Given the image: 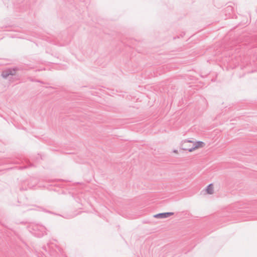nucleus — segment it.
<instances>
[{
    "mask_svg": "<svg viewBox=\"0 0 257 257\" xmlns=\"http://www.w3.org/2000/svg\"><path fill=\"white\" fill-rule=\"evenodd\" d=\"M26 70L28 69L22 66H15L13 68H8L3 71L1 75L3 78L6 79L10 76H15L16 74V72L18 71H23Z\"/></svg>",
    "mask_w": 257,
    "mask_h": 257,
    "instance_id": "f257e3e1",
    "label": "nucleus"
},
{
    "mask_svg": "<svg viewBox=\"0 0 257 257\" xmlns=\"http://www.w3.org/2000/svg\"><path fill=\"white\" fill-rule=\"evenodd\" d=\"M32 233L38 237H42L46 234V228L45 226L39 224H33L31 225Z\"/></svg>",
    "mask_w": 257,
    "mask_h": 257,
    "instance_id": "f03ea898",
    "label": "nucleus"
},
{
    "mask_svg": "<svg viewBox=\"0 0 257 257\" xmlns=\"http://www.w3.org/2000/svg\"><path fill=\"white\" fill-rule=\"evenodd\" d=\"M204 145V143L203 142L198 141L193 144V146L192 147L189 148L184 147L182 148V149L184 150L188 151L189 152H191L197 148L203 147Z\"/></svg>",
    "mask_w": 257,
    "mask_h": 257,
    "instance_id": "7ed1b4c3",
    "label": "nucleus"
},
{
    "mask_svg": "<svg viewBox=\"0 0 257 257\" xmlns=\"http://www.w3.org/2000/svg\"><path fill=\"white\" fill-rule=\"evenodd\" d=\"M173 212H164L155 214L154 215V217L158 218H165L173 215Z\"/></svg>",
    "mask_w": 257,
    "mask_h": 257,
    "instance_id": "20e7f679",
    "label": "nucleus"
},
{
    "mask_svg": "<svg viewBox=\"0 0 257 257\" xmlns=\"http://www.w3.org/2000/svg\"><path fill=\"white\" fill-rule=\"evenodd\" d=\"M206 192L208 194H212L213 193V186L212 184H210L207 186Z\"/></svg>",
    "mask_w": 257,
    "mask_h": 257,
    "instance_id": "39448f33",
    "label": "nucleus"
},
{
    "mask_svg": "<svg viewBox=\"0 0 257 257\" xmlns=\"http://www.w3.org/2000/svg\"><path fill=\"white\" fill-rule=\"evenodd\" d=\"M232 10H233V8L231 6H228L225 9L226 11L232 12Z\"/></svg>",
    "mask_w": 257,
    "mask_h": 257,
    "instance_id": "423d86ee",
    "label": "nucleus"
},
{
    "mask_svg": "<svg viewBox=\"0 0 257 257\" xmlns=\"http://www.w3.org/2000/svg\"><path fill=\"white\" fill-rule=\"evenodd\" d=\"M192 141H187V142H184V144H183V145H182V147H183V146L185 147V146H186V144H187V143H192Z\"/></svg>",
    "mask_w": 257,
    "mask_h": 257,
    "instance_id": "0eeeda50",
    "label": "nucleus"
},
{
    "mask_svg": "<svg viewBox=\"0 0 257 257\" xmlns=\"http://www.w3.org/2000/svg\"><path fill=\"white\" fill-rule=\"evenodd\" d=\"M35 82H39V83H44V82L42 81H40V80H35Z\"/></svg>",
    "mask_w": 257,
    "mask_h": 257,
    "instance_id": "6e6552de",
    "label": "nucleus"
},
{
    "mask_svg": "<svg viewBox=\"0 0 257 257\" xmlns=\"http://www.w3.org/2000/svg\"><path fill=\"white\" fill-rule=\"evenodd\" d=\"M27 167H27V166H24V167H21V169H23L27 168Z\"/></svg>",
    "mask_w": 257,
    "mask_h": 257,
    "instance_id": "1a4fd4ad",
    "label": "nucleus"
},
{
    "mask_svg": "<svg viewBox=\"0 0 257 257\" xmlns=\"http://www.w3.org/2000/svg\"><path fill=\"white\" fill-rule=\"evenodd\" d=\"M30 80L31 81H35V80L33 79H31V78H30Z\"/></svg>",
    "mask_w": 257,
    "mask_h": 257,
    "instance_id": "9d476101",
    "label": "nucleus"
},
{
    "mask_svg": "<svg viewBox=\"0 0 257 257\" xmlns=\"http://www.w3.org/2000/svg\"><path fill=\"white\" fill-rule=\"evenodd\" d=\"M43 248L46 250V246L43 247Z\"/></svg>",
    "mask_w": 257,
    "mask_h": 257,
    "instance_id": "9b49d317",
    "label": "nucleus"
}]
</instances>
